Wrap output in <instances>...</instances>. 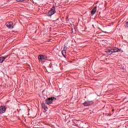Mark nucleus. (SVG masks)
I'll return each mask as SVG.
<instances>
[{
    "label": "nucleus",
    "instance_id": "10",
    "mask_svg": "<svg viewBox=\"0 0 128 128\" xmlns=\"http://www.w3.org/2000/svg\"><path fill=\"white\" fill-rule=\"evenodd\" d=\"M106 52L108 54H112V51L110 50H106Z\"/></svg>",
    "mask_w": 128,
    "mask_h": 128
},
{
    "label": "nucleus",
    "instance_id": "6",
    "mask_svg": "<svg viewBox=\"0 0 128 128\" xmlns=\"http://www.w3.org/2000/svg\"><path fill=\"white\" fill-rule=\"evenodd\" d=\"M8 56H6L5 57H0V64H2V62H4V60L8 58Z\"/></svg>",
    "mask_w": 128,
    "mask_h": 128
},
{
    "label": "nucleus",
    "instance_id": "8",
    "mask_svg": "<svg viewBox=\"0 0 128 128\" xmlns=\"http://www.w3.org/2000/svg\"><path fill=\"white\" fill-rule=\"evenodd\" d=\"M38 60H39L40 61L44 60V56L42 55H39L38 56Z\"/></svg>",
    "mask_w": 128,
    "mask_h": 128
},
{
    "label": "nucleus",
    "instance_id": "7",
    "mask_svg": "<svg viewBox=\"0 0 128 128\" xmlns=\"http://www.w3.org/2000/svg\"><path fill=\"white\" fill-rule=\"evenodd\" d=\"M90 104H91L90 102L86 101L83 104L84 106H90Z\"/></svg>",
    "mask_w": 128,
    "mask_h": 128
},
{
    "label": "nucleus",
    "instance_id": "17",
    "mask_svg": "<svg viewBox=\"0 0 128 128\" xmlns=\"http://www.w3.org/2000/svg\"><path fill=\"white\" fill-rule=\"evenodd\" d=\"M72 32H74V31H72Z\"/></svg>",
    "mask_w": 128,
    "mask_h": 128
},
{
    "label": "nucleus",
    "instance_id": "11",
    "mask_svg": "<svg viewBox=\"0 0 128 128\" xmlns=\"http://www.w3.org/2000/svg\"><path fill=\"white\" fill-rule=\"evenodd\" d=\"M118 49H114V48H113V52H118Z\"/></svg>",
    "mask_w": 128,
    "mask_h": 128
},
{
    "label": "nucleus",
    "instance_id": "15",
    "mask_svg": "<svg viewBox=\"0 0 128 128\" xmlns=\"http://www.w3.org/2000/svg\"><path fill=\"white\" fill-rule=\"evenodd\" d=\"M50 68H52V64H50Z\"/></svg>",
    "mask_w": 128,
    "mask_h": 128
},
{
    "label": "nucleus",
    "instance_id": "12",
    "mask_svg": "<svg viewBox=\"0 0 128 128\" xmlns=\"http://www.w3.org/2000/svg\"><path fill=\"white\" fill-rule=\"evenodd\" d=\"M16 2H24V0H16Z\"/></svg>",
    "mask_w": 128,
    "mask_h": 128
},
{
    "label": "nucleus",
    "instance_id": "14",
    "mask_svg": "<svg viewBox=\"0 0 128 128\" xmlns=\"http://www.w3.org/2000/svg\"><path fill=\"white\" fill-rule=\"evenodd\" d=\"M126 28H128V22H126Z\"/></svg>",
    "mask_w": 128,
    "mask_h": 128
},
{
    "label": "nucleus",
    "instance_id": "4",
    "mask_svg": "<svg viewBox=\"0 0 128 128\" xmlns=\"http://www.w3.org/2000/svg\"><path fill=\"white\" fill-rule=\"evenodd\" d=\"M12 22H7L6 23V26L8 28H14V26H12Z\"/></svg>",
    "mask_w": 128,
    "mask_h": 128
},
{
    "label": "nucleus",
    "instance_id": "16",
    "mask_svg": "<svg viewBox=\"0 0 128 128\" xmlns=\"http://www.w3.org/2000/svg\"><path fill=\"white\" fill-rule=\"evenodd\" d=\"M42 64H44V62L42 61Z\"/></svg>",
    "mask_w": 128,
    "mask_h": 128
},
{
    "label": "nucleus",
    "instance_id": "13",
    "mask_svg": "<svg viewBox=\"0 0 128 128\" xmlns=\"http://www.w3.org/2000/svg\"><path fill=\"white\" fill-rule=\"evenodd\" d=\"M44 110H48V106H44Z\"/></svg>",
    "mask_w": 128,
    "mask_h": 128
},
{
    "label": "nucleus",
    "instance_id": "2",
    "mask_svg": "<svg viewBox=\"0 0 128 128\" xmlns=\"http://www.w3.org/2000/svg\"><path fill=\"white\" fill-rule=\"evenodd\" d=\"M54 100V97L49 98L46 100V102L47 104H52V100Z\"/></svg>",
    "mask_w": 128,
    "mask_h": 128
},
{
    "label": "nucleus",
    "instance_id": "5",
    "mask_svg": "<svg viewBox=\"0 0 128 128\" xmlns=\"http://www.w3.org/2000/svg\"><path fill=\"white\" fill-rule=\"evenodd\" d=\"M66 46H64L63 50H62V54L64 56H66Z\"/></svg>",
    "mask_w": 128,
    "mask_h": 128
},
{
    "label": "nucleus",
    "instance_id": "18",
    "mask_svg": "<svg viewBox=\"0 0 128 128\" xmlns=\"http://www.w3.org/2000/svg\"><path fill=\"white\" fill-rule=\"evenodd\" d=\"M114 109L112 110V111L114 112Z\"/></svg>",
    "mask_w": 128,
    "mask_h": 128
},
{
    "label": "nucleus",
    "instance_id": "3",
    "mask_svg": "<svg viewBox=\"0 0 128 128\" xmlns=\"http://www.w3.org/2000/svg\"><path fill=\"white\" fill-rule=\"evenodd\" d=\"M6 107L4 106H1L0 107V114H4L6 112Z\"/></svg>",
    "mask_w": 128,
    "mask_h": 128
},
{
    "label": "nucleus",
    "instance_id": "9",
    "mask_svg": "<svg viewBox=\"0 0 128 128\" xmlns=\"http://www.w3.org/2000/svg\"><path fill=\"white\" fill-rule=\"evenodd\" d=\"M96 7H94L92 10L91 11V14H96Z\"/></svg>",
    "mask_w": 128,
    "mask_h": 128
},
{
    "label": "nucleus",
    "instance_id": "1",
    "mask_svg": "<svg viewBox=\"0 0 128 128\" xmlns=\"http://www.w3.org/2000/svg\"><path fill=\"white\" fill-rule=\"evenodd\" d=\"M55 13H56V8H54V6L51 8L50 12L48 13L47 15L48 16H52V14H54Z\"/></svg>",
    "mask_w": 128,
    "mask_h": 128
}]
</instances>
